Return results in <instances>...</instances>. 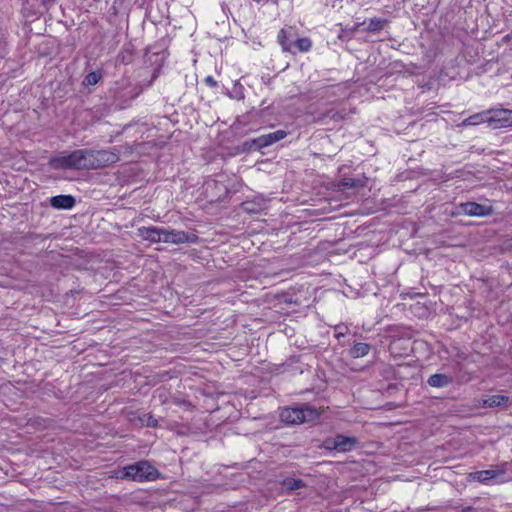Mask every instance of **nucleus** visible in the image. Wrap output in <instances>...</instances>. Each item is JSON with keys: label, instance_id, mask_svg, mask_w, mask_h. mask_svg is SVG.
I'll use <instances>...</instances> for the list:
<instances>
[{"label": "nucleus", "instance_id": "nucleus-1", "mask_svg": "<svg viewBox=\"0 0 512 512\" xmlns=\"http://www.w3.org/2000/svg\"><path fill=\"white\" fill-rule=\"evenodd\" d=\"M81 165L85 170L104 168L117 163L120 157L117 152L110 150L80 149Z\"/></svg>", "mask_w": 512, "mask_h": 512}, {"label": "nucleus", "instance_id": "nucleus-2", "mask_svg": "<svg viewBox=\"0 0 512 512\" xmlns=\"http://www.w3.org/2000/svg\"><path fill=\"white\" fill-rule=\"evenodd\" d=\"M320 412L309 405H302L299 407H286L280 412V419L283 423L288 425H299L305 422H310L318 418Z\"/></svg>", "mask_w": 512, "mask_h": 512}, {"label": "nucleus", "instance_id": "nucleus-3", "mask_svg": "<svg viewBox=\"0 0 512 512\" xmlns=\"http://www.w3.org/2000/svg\"><path fill=\"white\" fill-rule=\"evenodd\" d=\"M158 471L148 461L141 460L134 464L123 467L118 477L142 482L145 480H154Z\"/></svg>", "mask_w": 512, "mask_h": 512}, {"label": "nucleus", "instance_id": "nucleus-4", "mask_svg": "<svg viewBox=\"0 0 512 512\" xmlns=\"http://www.w3.org/2000/svg\"><path fill=\"white\" fill-rule=\"evenodd\" d=\"M82 154L80 149L74 150L69 154H62L60 156L52 157L49 160V166L56 170L67 169H83L81 165Z\"/></svg>", "mask_w": 512, "mask_h": 512}, {"label": "nucleus", "instance_id": "nucleus-5", "mask_svg": "<svg viewBox=\"0 0 512 512\" xmlns=\"http://www.w3.org/2000/svg\"><path fill=\"white\" fill-rule=\"evenodd\" d=\"M287 134L288 133L285 130H277L268 134H263L254 139H250L244 143V146L248 149H262L284 139Z\"/></svg>", "mask_w": 512, "mask_h": 512}, {"label": "nucleus", "instance_id": "nucleus-6", "mask_svg": "<svg viewBox=\"0 0 512 512\" xmlns=\"http://www.w3.org/2000/svg\"><path fill=\"white\" fill-rule=\"evenodd\" d=\"M488 117L486 123L492 129H500L510 127V119L512 110L504 108H495L486 111Z\"/></svg>", "mask_w": 512, "mask_h": 512}, {"label": "nucleus", "instance_id": "nucleus-7", "mask_svg": "<svg viewBox=\"0 0 512 512\" xmlns=\"http://www.w3.org/2000/svg\"><path fill=\"white\" fill-rule=\"evenodd\" d=\"M162 240L170 244L196 243L198 236L190 232L164 228Z\"/></svg>", "mask_w": 512, "mask_h": 512}, {"label": "nucleus", "instance_id": "nucleus-8", "mask_svg": "<svg viewBox=\"0 0 512 512\" xmlns=\"http://www.w3.org/2000/svg\"><path fill=\"white\" fill-rule=\"evenodd\" d=\"M461 212L468 216L486 217L493 213V208L476 202H466L459 205Z\"/></svg>", "mask_w": 512, "mask_h": 512}, {"label": "nucleus", "instance_id": "nucleus-9", "mask_svg": "<svg viewBox=\"0 0 512 512\" xmlns=\"http://www.w3.org/2000/svg\"><path fill=\"white\" fill-rule=\"evenodd\" d=\"M506 466L507 463L495 469L476 471L471 473L470 477L478 482L486 483L489 480L497 479L503 476L506 473Z\"/></svg>", "mask_w": 512, "mask_h": 512}, {"label": "nucleus", "instance_id": "nucleus-10", "mask_svg": "<svg viewBox=\"0 0 512 512\" xmlns=\"http://www.w3.org/2000/svg\"><path fill=\"white\" fill-rule=\"evenodd\" d=\"M76 200L72 195H57L50 198V205L55 209L69 210L75 206Z\"/></svg>", "mask_w": 512, "mask_h": 512}, {"label": "nucleus", "instance_id": "nucleus-11", "mask_svg": "<svg viewBox=\"0 0 512 512\" xmlns=\"http://www.w3.org/2000/svg\"><path fill=\"white\" fill-rule=\"evenodd\" d=\"M163 231L164 228L161 227H143L139 229V234L144 240L158 243L163 242Z\"/></svg>", "mask_w": 512, "mask_h": 512}, {"label": "nucleus", "instance_id": "nucleus-12", "mask_svg": "<svg viewBox=\"0 0 512 512\" xmlns=\"http://www.w3.org/2000/svg\"><path fill=\"white\" fill-rule=\"evenodd\" d=\"M452 382V376L442 373L433 374L427 380L428 385L434 388H444L450 385Z\"/></svg>", "mask_w": 512, "mask_h": 512}, {"label": "nucleus", "instance_id": "nucleus-13", "mask_svg": "<svg viewBox=\"0 0 512 512\" xmlns=\"http://www.w3.org/2000/svg\"><path fill=\"white\" fill-rule=\"evenodd\" d=\"M510 402L509 397L502 395V394H496V395H490L486 399L483 400V405L485 407H506L508 403Z\"/></svg>", "mask_w": 512, "mask_h": 512}, {"label": "nucleus", "instance_id": "nucleus-14", "mask_svg": "<svg viewBox=\"0 0 512 512\" xmlns=\"http://www.w3.org/2000/svg\"><path fill=\"white\" fill-rule=\"evenodd\" d=\"M356 443L357 440L354 437H347L341 434L336 435L337 451L339 452L350 451Z\"/></svg>", "mask_w": 512, "mask_h": 512}, {"label": "nucleus", "instance_id": "nucleus-15", "mask_svg": "<svg viewBox=\"0 0 512 512\" xmlns=\"http://www.w3.org/2000/svg\"><path fill=\"white\" fill-rule=\"evenodd\" d=\"M366 185V178H343L338 183L339 190H345L350 188H360Z\"/></svg>", "mask_w": 512, "mask_h": 512}, {"label": "nucleus", "instance_id": "nucleus-16", "mask_svg": "<svg viewBox=\"0 0 512 512\" xmlns=\"http://www.w3.org/2000/svg\"><path fill=\"white\" fill-rule=\"evenodd\" d=\"M371 347L368 343L356 342L351 347L349 353L353 358H362L369 354Z\"/></svg>", "mask_w": 512, "mask_h": 512}, {"label": "nucleus", "instance_id": "nucleus-17", "mask_svg": "<svg viewBox=\"0 0 512 512\" xmlns=\"http://www.w3.org/2000/svg\"><path fill=\"white\" fill-rule=\"evenodd\" d=\"M488 117V114L486 112L483 113H477L474 115L469 116L468 118L464 119L461 123L462 126H475L480 123L486 122V119Z\"/></svg>", "mask_w": 512, "mask_h": 512}, {"label": "nucleus", "instance_id": "nucleus-18", "mask_svg": "<svg viewBox=\"0 0 512 512\" xmlns=\"http://www.w3.org/2000/svg\"><path fill=\"white\" fill-rule=\"evenodd\" d=\"M283 487L287 490V491H295V490H298V489H302V488H305L306 487V484L303 480L301 479H296V478H286L284 481H283Z\"/></svg>", "mask_w": 512, "mask_h": 512}, {"label": "nucleus", "instance_id": "nucleus-19", "mask_svg": "<svg viewBox=\"0 0 512 512\" xmlns=\"http://www.w3.org/2000/svg\"><path fill=\"white\" fill-rule=\"evenodd\" d=\"M242 208L248 213H259L263 209V203L256 201H244L242 203Z\"/></svg>", "mask_w": 512, "mask_h": 512}, {"label": "nucleus", "instance_id": "nucleus-20", "mask_svg": "<svg viewBox=\"0 0 512 512\" xmlns=\"http://www.w3.org/2000/svg\"><path fill=\"white\" fill-rule=\"evenodd\" d=\"M386 24V20L380 19V18H372L370 19L367 30L369 32H377L383 29L384 25Z\"/></svg>", "mask_w": 512, "mask_h": 512}, {"label": "nucleus", "instance_id": "nucleus-21", "mask_svg": "<svg viewBox=\"0 0 512 512\" xmlns=\"http://www.w3.org/2000/svg\"><path fill=\"white\" fill-rule=\"evenodd\" d=\"M101 77H102V75L99 72H96V71L90 72L85 76V78L83 80V84L87 85V86L95 85L99 82Z\"/></svg>", "mask_w": 512, "mask_h": 512}, {"label": "nucleus", "instance_id": "nucleus-22", "mask_svg": "<svg viewBox=\"0 0 512 512\" xmlns=\"http://www.w3.org/2000/svg\"><path fill=\"white\" fill-rule=\"evenodd\" d=\"M295 45L299 51L306 52L311 48L312 43L309 38H299L296 40Z\"/></svg>", "mask_w": 512, "mask_h": 512}, {"label": "nucleus", "instance_id": "nucleus-23", "mask_svg": "<svg viewBox=\"0 0 512 512\" xmlns=\"http://www.w3.org/2000/svg\"><path fill=\"white\" fill-rule=\"evenodd\" d=\"M324 117H329L330 119H332L334 121H341L346 118V113L344 110H340V111L329 110L324 115Z\"/></svg>", "mask_w": 512, "mask_h": 512}, {"label": "nucleus", "instance_id": "nucleus-24", "mask_svg": "<svg viewBox=\"0 0 512 512\" xmlns=\"http://www.w3.org/2000/svg\"><path fill=\"white\" fill-rule=\"evenodd\" d=\"M141 421L147 426V427H157L158 420L154 418L150 414H145L143 418H141Z\"/></svg>", "mask_w": 512, "mask_h": 512}, {"label": "nucleus", "instance_id": "nucleus-25", "mask_svg": "<svg viewBox=\"0 0 512 512\" xmlns=\"http://www.w3.org/2000/svg\"><path fill=\"white\" fill-rule=\"evenodd\" d=\"M323 447L328 450H337L336 436L333 438H326L323 441Z\"/></svg>", "mask_w": 512, "mask_h": 512}, {"label": "nucleus", "instance_id": "nucleus-26", "mask_svg": "<svg viewBox=\"0 0 512 512\" xmlns=\"http://www.w3.org/2000/svg\"><path fill=\"white\" fill-rule=\"evenodd\" d=\"M286 32L285 30H281L278 34V41L281 44L284 51H289V47L286 44Z\"/></svg>", "mask_w": 512, "mask_h": 512}, {"label": "nucleus", "instance_id": "nucleus-27", "mask_svg": "<svg viewBox=\"0 0 512 512\" xmlns=\"http://www.w3.org/2000/svg\"><path fill=\"white\" fill-rule=\"evenodd\" d=\"M335 330L337 331L335 334V337L339 339L340 337H343L346 335L348 328L344 326L343 324L337 325L335 327Z\"/></svg>", "mask_w": 512, "mask_h": 512}, {"label": "nucleus", "instance_id": "nucleus-28", "mask_svg": "<svg viewBox=\"0 0 512 512\" xmlns=\"http://www.w3.org/2000/svg\"><path fill=\"white\" fill-rule=\"evenodd\" d=\"M204 82L210 87H217V81L212 76H207L204 79Z\"/></svg>", "mask_w": 512, "mask_h": 512}, {"label": "nucleus", "instance_id": "nucleus-29", "mask_svg": "<svg viewBox=\"0 0 512 512\" xmlns=\"http://www.w3.org/2000/svg\"><path fill=\"white\" fill-rule=\"evenodd\" d=\"M471 510H472V508H471V507H466V508H464V509L462 510V512H469V511H471Z\"/></svg>", "mask_w": 512, "mask_h": 512}, {"label": "nucleus", "instance_id": "nucleus-30", "mask_svg": "<svg viewBox=\"0 0 512 512\" xmlns=\"http://www.w3.org/2000/svg\"><path fill=\"white\" fill-rule=\"evenodd\" d=\"M274 2H275V3H277V2H278V0H274Z\"/></svg>", "mask_w": 512, "mask_h": 512}]
</instances>
